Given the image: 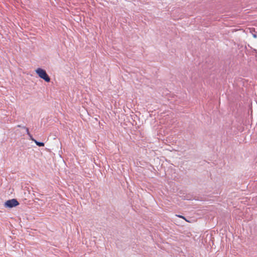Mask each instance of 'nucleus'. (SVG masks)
<instances>
[{
	"label": "nucleus",
	"mask_w": 257,
	"mask_h": 257,
	"mask_svg": "<svg viewBox=\"0 0 257 257\" xmlns=\"http://www.w3.org/2000/svg\"><path fill=\"white\" fill-rule=\"evenodd\" d=\"M253 36L254 38H256V37H257L256 35H255V34H253Z\"/></svg>",
	"instance_id": "nucleus-5"
},
{
	"label": "nucleus",
	"mask_w": 257,
	"mask_h": 257,
	"mask_svg": "<svg viewBox=\"0 0 257 257\" xmlns=\"http://www.w3.org/2000/svg\"><path fill=\"white\" fill-rule=\"evenodd\" d=\"M35 72L40 78L43 79L46 82H49L50 81V78L45 70L41 68H38L36 69Z\"/></svg>",
	"instance_id": "nucleus-1"
},
{
	"label": "nucleus",
	"mask_w": 257,
	"mask_h": 257,
	"mask_svg": "<svg viewBox=\"0 0 257 257\" xmlns=\"http://www.w3.org/2000/svg\"><path fill=\"white\" fill-rule=\"evenodd\" d=\"M19 204V202L16 199H12L6 201L4 205L5 208H12Z\"/></svg>",
	"instance_id": "nucleus-2"
},
{
	"label": "nucleus",
	"mask_w": 257,
	"mask_h": 257,
	"mask_svg": "<svg viewBox=\"0 0 257 257\" xmlns=\"http://www.w3.org/2000/svg\"><path fill=\"white\" fill-rule=\"evenodd\" d=\"M23 128L26 130V132L27 134L29 135V136L30 137L31 139L33 141H34V142L35 143V144L37 146H38L39 147H43V146H44V143L38 142L36 140H34V139L32 138V137L31 135L30 134V133L29 132V129L27 127L24 126Z\"/></svg>",
	"instance_id": "nucleus-3"
},
{
	"label": "nucleus",
	"mask_w": 257,
	"mask_h": 257,
	"mask_svg": "<svg viewBox=\"0 0 257 257\" xmlns=\"http://www.w3.org/2000/svg\"><path fill=\"white\" fill-rule=\"evenodd\" d=\"M178 217L183 218L186 220V221L189 222V221L187 220L184 216L180 215H178Z\"/></svg>",
	"instance_id": "nucleus-4"
}]
</instances>
